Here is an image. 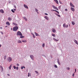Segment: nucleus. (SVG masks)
I'll return each instance as SVG.
<instances>
[{"label":"nucleus","instance_id":"obj_6","mask_svg":"<svg viewBox=\"0 0 78 78\" xmlns=\"http://www.w3.org/2000/svg\"><path fill=\"white\" fill-rule=\"evenodd\" d=\"M70 6H71V7H73V8H75V6L73 5L72 3V2H70Z\"/></svg>","mask_w":78,"mask_h":78},{"label":"nucleus","instance_id":"obj_42","mask_svg":"<svg viewBox=\"0 0 78 78\" xmlns=\"http://www.w3.org/2000/svg\"><path fill=\"white\" fill-rule=\"evenodd\" d=\"M59 61V58H58L57 59V62Z\"/></svg>","mask_w":78,"mask_h":78},{"label":"nucleus","instance_id":"obj_23","mask_svg":"<svg viewBox=\"0 0 78 78\" xmlns=\"http://www.w3.org/2000/svg\"><path fill=\"white\" fill-rule=\"evenodd\" d=\"M20 38H23L24 37V36L22 35H20Z\"/></svg>","mask_w":78,"mask_h":78},{"label":"nucleus","instance_id":"obj_55","mask_svg":"<svg viewBox=\"0 0 78 78\" xmlns=\"http://www.w3.org/2000/svg\"><path fill=\"white\" fill-rule=\"evenodd\" d=\"M0 29H1V30H2V27H0Z\"/></svg>","mask_w":78,"mask_h":78},{"label":"nucleus","instance_id":"obj_52","mask_svg":"<svg viewBox=\"0 0 78 78\" xmlns=\"http://www.w3.org/2000/svg\"><path fill=\"white\" fill-rule=\"evenodd\" d=\"M75 72H76V69H75Z\"/></svg>","mask_w":78,"mask_h":78},{"label":"nucleus","instance_id":"obj_59","mask_svg":"<svg viewBox=\"0 0 78 78\" xmlns=\"http://www.w3.org/2000/svg\"><path fill=\"white\" fill-rule=\"evenodd\" d=\"M7 75H8V76H10V75L9 74H7Z\"/></svg>","mask_w":78,"mask_h":78},{"label":"nucleus","instance_id":"obj_29","mask_svg":"<svg viewBox=\"0 0 78 78\" xmlns=\"http://www.w3.org/2000/svg\"><path fill=\"white\" fill-rule=\"evenodd\" d=\"M56 16H57L59 17H61V16H60V15H59L58 14H56Z\"/></svg>","mask_w":78,"mask_h":78},{"label":"nucleus","instance_id":"obj_46","mask_svg":"<svg viewBox=\"0 0 78 78\" xmlns=\"http://www.w3.org/2000/svg\"><path fill=\"white\" fill-rule=\"evenodd\" d=\"M16 65H17V66H20L19 64L18 63H17L16 64Z\"/></svg>","mask_w":78,"mask_h":78},{"label":"nucleus","instance_id":"obj_33","mask_svg":"<svg viewBox=\"0 0 78 78\" xmlns=\"http://www.w3.org/2000/svg\"><path fill=\"white\" fill-rule=\"evenodd\" d=\"M44 46H45V44L44 43L43 44H42L43 47V48L44 47Z\"/></svg>","mask_w":78,"mask_h":78},{"label":"nucleus","instance_id":"obj_21","mask_svg":"<svg viewBox=\"0 0 78 78\" xmlns=\"http://www.w3.org/2000/svg\"><path fill=\"white\" fill-rule=\"evenodd\" d=\"M18 43H22V41L20 40H19L18 41Z\"/></svg>","mask_w":78,"mask_h":78},{"label":"nucleus","instance_id":"obj_15","mask_svg":"<svg viewBox=\"0 0 78 78\" xmlns=\"http://www.w3.org/2000/svg\"><path fill=\"white\" fill-rule=\"evenodd\" d=\"M35 34L36 36H39V34H38L36 33V32H35Z\"/></svg>","mask_w":78,"mask_h":78},{"label":"nucleus","instance_id":"obj_53","mask_svg":"<svg viewBox=\"0 0 78 78\" xmlns=\"http://www.w3.org/2000/svg\"><path fill=\"white\" fill-rule=\"evenodd\" d=\"M14 7H15V8H16V6H15V5H14Z\"/></svg>","mask_w":78,"mask_h":78},{"label":"nucleus","instance_id":"obj_32","mask_svg":"<svg viewBox=\"0 0 78 78\" xmlns=\"http://www.w3.org/2000/svg\"><path fill=\"white\" fill-rule=\"evenodd\" d=\"M6 59V56L5 55L4 56V59L5 60V59Z\"/></svg>","mask_w":78,"mask_h":78},{"label":"nucleus","instance_id":"obj_27","mask_svg":"<svg viewBox=\"0 0 78 78\" xmlns=\"http://www.w3.org/2000/svg\"><path fill=\"white\" fill-rule=\"evenodd\" d=\"M55 12H57V13H58V14H59V12H58V11L57 10H55Z\"/></svg>","mask_w":78,"mask_h":78},{"label":"nucleus","instance_id":"obj_12","mask_svg":"<svg viewBox=\"0 0 78 78\" xmlns=\"http://www.w3.org/2000/svg\"><path fill=\"white\" fill-rule=\"evenodd\" d=\"M71 11H75V9H74L73 7H71Z\"/></svg>","mask_w":78,"mask_h":78},{"label":"nucleus","instance_id":"obj_40","mask_svg":"<svg viewBox=\"0 0 78 78\" xmlns=\"http://www.w3.org/2000/svg\"><path fill=\"white\" fill-rule=\"evenodd\" d=\"M59 2L60 4H62V2H61V1H59Z\"/></svg>","mask_w":78,"mask_h":78},{"label":"nucleus","instance_id":"obj_51","mask_svg":"<svg viewBox=\"0 0 78 78\" xmlns=\"http://www.w3.org/2000/svg\"><path fill=\"white\" fill-rule=\"evenodd\" d=\"M65 11H68L67 9H65Z\"/></svg>","mask_w":78,"mask_h":78},{"label":"nucleus","instance_id":"obj_16","mask_svg":"<svg viewBox=\"0 0 78 78\" xmlns=\"http://www.w3.org/2000/svg\"><path fill=\"white\" fill-rule=\"evenodd\" d=\"M52 31H53V33H55L56 32V30L54 29H53L52 30Z\"/></svg>","mask_w":78,"mask_h":78},{"label":"nucleus","instance_id":"obj_62","mask_svg":"<svg viewBox=\"0 0 78 78\" xmlns=\"http://www.w3.org/2000/svg\"><path fill=\"white\" fill-rule=\"evenodd\" d=\"M15 25L16 26H17V24H15Z\"/></svg>","mask_w":78,"mask_h":78},{"label":"nucleus","instance_id":"obj_31","mask_svg":"<svg viewBox=\"0 0 78 78\" xmlns=\"http://www.w3.org/2000/svg\"><path fill=\"white\" fill-rule=\"evenodd\" d=\"M35 9V11H36V12H37V11H38V10H37V9Z\"/></svg>","mask_w":78,"mask_h":78},{"label":"nucleus","instance_id":"obj_3","mask_svg":"<svg viewBox=\"0 0 78 78\" xmlns=\"http://www.w3.org/2000/svg\"><path fill=\"white\" fill-rule=\"evenodd\" d=\"M7 61H9V62H11L12 61V58H11L9 57L7 58Z\"/></svg>","mask_w":78,"mask_h":78},{"label":"nucleus","instance_id":"obj_61","mask_svg":"<svg viewBox=\"0 0 78 78\" xmlns=\"http://www.w3.org/2000/svg\"><path fill=\"white\" fill-rule=\"evenodd\" d=\"M5 27L6 28V27H8V26H5Z\"/></svg>","mask_w":78,"mask_h":78},{"label":"nucleus","instance_id":"obj_35","mask_svg":"<svg viewBox=\"0 0 78 78\" xmlns=\"http://www.w3.org/2000/svg\"><path fill=\"white\" fill-rule=\"evenodd\" d=\"M13 67L14 69H16V66H14Z\"/></svg>","mask_w":78,"mask_h":78},{"label":"nucleus","instance_id":"obj_34","mask_svg":"<svg viewBox=\"0 0 78 78\" xmlns=\"http://www.w3.org/2000/svg\"><path fill=\"white\" fill-rule=\"evenodd\" d=\"M35 72L36 73H37V74H38L39 73V72L36 71H35Z\"/></svg>","mask_w":78,"mask_h":78},{"label":"nucleus","instance_id":"obj_60","mask_svg":"<svg viewBox=\"0 0 78 78\" xmlns=\"http://www.w3.org/2000/svg\"><path fill=\"white\" fill-rule=\"evenodd\" d=\"M2 47V45H1V44H0V47Z\"/></svg>","mask_w":78,"mask_h":78},{"label":"nucleus","instance_id":"obj_56","mask_svg":"<svg viewBox=\"0 0 78 78\" xmlns=\"http://www.w3.org/2000/svg\"><path fill=\"white\" fill-rule=\"evenodd\" d=\"M13 10H14V11H16V9H13Z\"/></svg>","mask_w":78,"mask_h":78},{"label":"nucleus","instance_id":"obj_10","mask_svg":"<svg viewBox=\"0 0 78 78\" xmlns=\"http://www.w3.org/2000/svg\"><path fill=\"white\" fill-rule=\"evenodd\" d=\"M0 12L2 13V14H3L4 13V11H3V10L1 9L0 10Z\"/></svg>","mask_w":78,"mask_h":78},{"label":"nucleus","instance_id":"obj_8","mask_svg":"<svg viewBox=\"0 0 78 78\" xmlns=\"http://www.w3.org/2000/svg\"><path fill=\"white\" fill-rule=\"evenodd\" d=\"M30 58H31V59H33L34 58V56L33 55H30Z\"/></svg>","mask_w":78,"mask_h":78},{"label":"nucleus","instance_id":"obj_44","mask_svg":"<svg viewBox=\"0 0 78 78\" xmlns=\"http://www.w3.org/2000/svg\"><path fill=\"white\" fill-rule=\"evenodd\" d=\"M0 32H1V34H3V33L1 31Z\"/></svg>","mask_w":78,"mask_h":78},{"label":"nucleus","instance_id":"obj_49","mask_svg":"<svg viewBox=\"0 0 78 78\" xmlns=\"http://www.w3.org/2000/svg\"><path fill=\"white\" fill-rule=\"evenodd\" d=\"M45 15H46L47 16H48V14L47 13H44Z\"/></svg>","mask_w":78,"mask_h":78},{"label":"nucleus","instance_id":"obj_37","mask_svg":"<svg viewBox=\"0 0 78 78\" xmlns=\"http://www.w3.org/2000/svg\"><path fill=\"white\" fill-rule=\"evenodd\" d=\"M66 69H67V70H70V68H69V67H67L66 68Z\"/></svg>","mask_w":78,"mask_h":78},{"label":"nucleus","instance_id":"obj_1","mask_svg":"<svg viewBox=\"0 0 78 78\" xmlns=\"http://www.w3.org/2000/svg\"><path fill=\"white\" fill-rule=\"evenodd\" d=\"M18 29H19V27L17 26H15L13 28V30L14 31H16Z\"/></svg>","mask_w":78,"mask_h":78},{"label":"nucleus","instance_id":"obj_14","mask_svg":"<svg viewBox=\"0 0 78 78\" xmlns=\"http://www.w3.org/2000/svg\"><path fill=\"white\" fill-rule=\"evenodd\" d=\"M6 25H7L9 26V25H10V23H9V22H6Z\"/></svg>","mask_w":78,"mask_h":78},{"label":"nucleus","instance_id":"obj_43","mask_svg":"<svg viewBox=\"0 0 78 78\" xmlns=\"http://www.w3.org/2000/svg\"><path fill=\"white\" fill-rule=\"evenodd\" d=\"M42 56H44V57H45V58L46 57V56H45V55H42Z\"/></svg>","mask_w":78,"mask_h":78},{"label":"nucleus","instance_id":"obj_57","mask_svg":"<svg viewBox=\"0 0 78 78\" xmlns=\"http://www.w3.org/2000/svg\"><path fill=\"white\" fill-rule=\"evenodd\" d=\"M13 25H15V23H13Z\"/></svg>","mask_w":78,"mask_h":78},{"label":"nucleus","instance_id":"obj_39","mask_svg":"<svg viewBox=\"0 0 78 78\" xmlns=\"http://www.w3.org/2000/svg\"><path fill=\"white\" fill-rule=\"evenodd\" d=\"M16 70H18L19 69V67H17L16 68Z\"/></svg>","mask_w":78,"mask_h":78},{"label":"nucleus","instance_id":"obj_22","mask_svg":"<svg viewBox=\"0 0 78 78\" xmlns=\"http://www.w3.org/2000/svg\"><path fill=\"white\" fill-rule=\"evenodd\" d=\"M57 62L58 64L59 65V66H61V63H60V62H59V61L58 62Z\"/></svg>","mask_w":78,"mask_h":78},{"label":"nucleus","instance_id":"obj_30","mask_svg":"<svg viewBox=\"0 0 78 78\" xmlns=\"http://www.w3.org/2000/svg\"><path fill=\"white\" fill-rule=\"evenodd\" d=\"M22 41L23 42H27V41H26L22 40Z\"/></svg>","mask_w":78,"mask_h":78},{"label":"nucleus","instance_id":"obj_19","mask_svg":"<svg viewBox=\"0 0 78 78\" xmlns=\"http://www.w3.org/2000/svg\"><path fill=\"white\" fill-rule=\"evenodd\" d=\"M54 1L56 2L57 4H58L59 3H58V0H54Z\"/></svg>","mask_w":78,"mask_h":78},{"label":"nucleus","instance_id":"obj_26","mask_svg":"<svg viewBox=\"0 0 78 78\" xmlns=\"http://www.w3.org/2000/svg\"><path fill=\"white\" fill-rule=\"evenodd\" d=\"M54 67L55 68H58V66L56 65H54Z\"/></svg>","mask_w":78,"mask_h":78},{"label":"nucleus","instance_id":"obj_24","mask_svg":"<svg viewBox=\"0 0 78 78\" xmlns=\"http://www.w3.org/2000/svg\"><path fill=\"white\" fill-rule=\"evenodd\" d=\"M52 36H53V37H55V34H52Z\"/></svg>","mask_w":78,"mask_h":78},{"label":"nucleus","instance_id":"obj_36","mask_svg":"<svg viewBox=\"0 0 78 78\" xmlns=\"http://www.w3.org/2000/svg\"><path fill=\"white\" fill-rule=\"evenodd\" d=\"M1 72H3V68H1Z\"/></svg>","mask_w":78,"mask_h":78},{"label":"nucleus","instance_id":"obj_11","mask_svg":"<svg viewBox=\"0 0 78 78\" xmlns=\"http://www.w3.org/2000/svg\"><path fill=\"white\" fill-rule=\"evenodd\" d=\"M74 42L76 44H77V45H78V41H77L76 40H74Z\"/></svg>","mask_w":78,"mask_h":78},{"label":"nucleus","instance_id":"obj_4","mask_svg":"<svg viewBox=\"0 0 78 78\" xmlns=\"http://www.w3.org/2000/svg\"><path fill=\"white\" fill-rule=\"evenodd\" d=\"M63 27H64V28H68V27H69V25H66V23H64L63 24Z\"/></svg>","mask_w":78,"mask_h":78},{"label":"nucleus","instance_id":"obj_2","mask_svg":"<svg viewBox=\"0 0 78 78\" xmlns=\"http://www.w3.org/2000/svg\"><path fill=\"white\" fill-rule=\"evenodd\" d=\"M16 35L17 36H22V33H21V32H20V31H18L17 32Z\"/></svg>","mask_w":78,"mask_h":78},{"label":"nucleus","instance_id":"obj_20","mask_svg":"<svg viewBox=\"0 0 78 78\" xmlns=\"http://www.w3.org/2000/svg\"><path fill=\"white\" fill-rule=\"evenodd\" d=\"M8 20H9V21H10V20H12V19L10 17H9L8 19Z\"/></svg>","mask_w":78,"mask_h":78},{"label":"nucleus","instance_id":"obj_50","mask_svg":"<svg viewBox=\"0 0 78 78\" xmlns=\"http://www.w3.org/2000/svg\"><path fill=\"white\" fill-rule=\"evenodd\" d=\"M74 75H75V74L74 73H73V74L72 76H74Z\"/></svg>","mask_w":78,"mask_h":78},{"label":"nucleus","instance_id":"obj_38","mask_svg":"<svg viewBox=\"0 0 78 78\" xmlns=\"http://www.w3.org/2000/svg\"><path fill=\"white\" fill-rule=\"evenodd\" d=\"M33 37L34 38H35L36 37V36L34 35V34L33 35Z\"/></svg>","mask_w":78,"mask_h":78},{"label":"nucleus","instance_id":"obj_5","mask_svg":"<svg viewBox=\"0 0 78 78\" xmlns=\"http://www.w3.org/2000/svg\"><path fill=\"white\" fill-rule=\"evenodd\" d=\"M52 6H53V9H56V10H57V11H59V9H58V8L55 6H54V5H53Z\"/></svg>","mask_w":78,"mask_h":78},{"label":"nucleus","instance_id":"obj_17","mask_svg":"<svg viewBox=\"0 0 78 78\" xmlns=\"http://www.w3.org/2000/svg\"><path fill=\"white\" fill-rule=\"evenodd\" d=\"M11 67H12V65L11 64L9 67V70H11Z\"/></svg>","mask_w":78,"mask_h":78},{"label":"nucleus","instance_id":"obj_41","mask_svg":"<svg viewBox=\"0 0 78 78\" xmlns=\"http://www.w3.org/2000/svg\"><path fill=\"white\" fill-rule=\"evenodd\" d=\"M51 11H56V10L51 9Z\"/></svg>","mask_w":78,"mask_h":78},{"label":"nucleus","instance_id":"obj_54","mask_svg":"<svg viewBox=\"0 0 78 78\" xmlns=\"http://www.w3.org/2000/svg\"><path fill=\"white\" fill-rule=\"evenodd\" d=\"M31 34L32 35H33H33H34V34H33V33H31Z\"/></svg>","mask_w":78,"mask_h":78},{"label":"nucleus","instance_id":"obj_25","mask_svg":"<svg viewBox=\"0 0 78 78\" xmlns=\"http://www.w3.org/2000/svg\"><path fill=\"white\" fill-rule=\"evenodd\" d=\"M11 11L12 12H13V13H14V12H15V11H14L13 9H12L11 10Z\"/></svg>","mask_w":78,"mask_h":78},{"label":"nucleus","instance_id":"obj_45","mask_svg":"<svg viewBox=\"0 0 78 78\" xmlns=\"http://www.w3.org/2000/svg\"><path fill=\"white\" fill-rule=\"evenodd\" d=\"M21 69H23V66H22L21 68Z\"/></svg>","mask_w":78,"mask_h":78},{"label":"nucleus","instance_id":"obj_28","mask_svg":"<svg viewBox=\"0 0 78 78\" xmlns=\"http://www.w3.org/2000/svg\"><path fill=\"white\" fill-rule=\"evenodd\" d=\"M72 25H75V23L73 21H72Z\"/></svg>","mask_w":78,"mask_h":78},{"label":"nucleus","instance_id":"obj_7","mask_svg":"<svg viewBox=\"0 0 78 78\" xmlns=\"http://www.w3.org/2000/svg\"><path fill=\"white\" fill-rule=\"evenodd\" d=\"M44 18L46 19L47 20H49V18H48V16H45L44 17Z\"/></svg>","mask_w":78,"mask_h":78},{"label":"nucleus","instance_id":"obj_9","mask_svg":"<svg viewBox=\"0 0 78 78\" xmlns=\"http://www.w3.org/2000/svg\"><path fill=\"white\" fill-rule=\"evenodd\" d=\"M24 8H27V9H28V7L27 5H26L25 4H24Z\"/></svg>","mask_w":78,"mask_h":78},{"label":"nucleus","instance_id":"obj_48","mask_svg":"<svg viewBox=\"0 0 78 78\" xmlns=\"http://www.w3.org/2000/svg\"><path fill=\"white\" fill-rule=\"evenodd\" d=\"M28 77H29L30 76V73H28Z\"/></svg>","mask_w":78,"mask_h":78},{"label":"nucleus","instance_id":"obj_58","mask_svg":"<svg viewBox=\"0 0 78 78\" xmlns=\"http://www.w3.org/2000/svg\"><path fill=\"white\" fill-rule=\"evenodd\" d=\"M23 68L24 69H25V66H23Z\"/></svg>","mask_w":78,"mask_h":78},{"label":"nucleus","instance_id":"obj_47","mask_svg":"<svg viewBox=\"0 0 78 78\" xmlns=\"http://www.w3.org/2000/svg\"><path fill=\"white\" fill-rule=\"evenodd\" d=\"M0 68H1V69H2V68H3V67H2V66H0Z\"/></svg>","mask_w":78,"mask_h":78},{"label":"nucleus","instance_id":"obj_64","mask_svg":"<svg viewBox=\"0 0 78 78\" xmlns=\"http://www.w3.org/2000/svg\"><path fill=\"white\" fill-rule=\"evenodd\" d=\"M37 12V14H39V12Z\"/></svg>","mask_w":78,"mask_h":78},{"label":"nucleus","instance_id":"obj_63","mask_svg":"<svg viewBox=\"0 0 78 78\" xmlns=\"http://www.w3.org/2000/svg\"><path fill=\"white\" fill-rule=\"evenodd\" d=\"M11 30H12V28H11Z\"/></svg>","mask_w":78,"mask_h":78},{"label":"nucleus","instance_id":"obj_18","mask_svg":"<svg viewBox=\"0 0 78 78\" xmlns=\"http://www.w3.org/2000/svg\"><path fill=\"white\" fill-rule=\"evenodd\" d=\"M23 19H24L25 20H26V21H27V20H28L27 19V18H26V17H24Z\"/></svg>","mask_w":78,"mask_h":78},{"label":"nucleus","instance_id":"obj_13","mask_svg":"<svg viewBox=\"0 0 78 78\" xmlns=\"http://www.w3.org/2000/svg\"><path fill=\"white\" fill-rule=\"evenodd\" d=\"M53 39L54 41H55V42H57V41H59V40H57L56 39V38H53Z\"/></svg>","mask_w":78,"mask_h":78}]
</instances>
